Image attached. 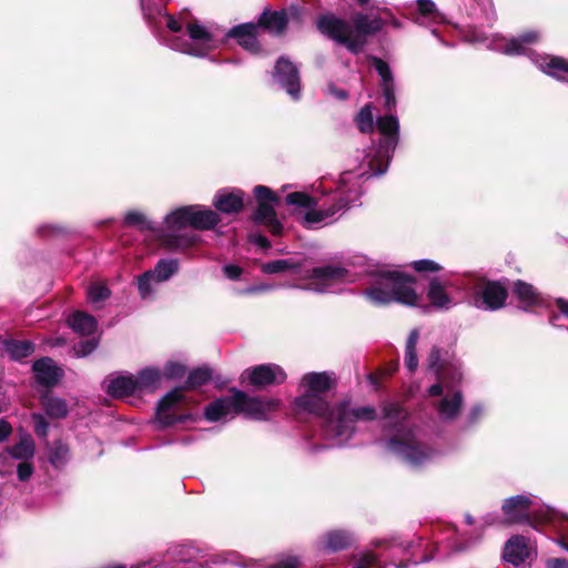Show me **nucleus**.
<instances>
[{
  "label": "nucleus",
  "instance_id": "35",
  "mask_svg": "<svg viewBox=\"0 0 568 568\" xmlns=\"http://www.w3.org/2000/svg\"><path fill=\"white\" fill-rule=\"evenodd\" d=\"M191 205L181 206L171 213H169L165 217V224L169 230L179 231L183 230L186 226H190L191 223Z\"/></svg>",
  "mask_w": 568,
  "mask_h": 568
},
{
  "label": "nucleus",
  "instance_id": "28",
  "mask_svg": "<svg viewBox=\"0 0 568 568\" xmlns=\"http://www.w3.org/2000/svg\"><path fill=\"white\" fill-rule=\"evenodd\" d=\"M6 452L13 458L18 460H30L33 458L36 453V444L32 436L28 433H24L20 436V439L17 444L7 447Z\"/></svg>",
  "mask_w": 568,
  "mask_h": 568
},
{
  "label": "nucleus",
  "instance_id": "62",
  "mask_svg": "<svg viewBox=\"0 0 568 568\" xmlns=\"http://www.w3.org/2000/svg\"><path fill=\"white\" fill-rule=\"evenodd\" d=\"M300 559L295 556H288L286 558L280 559L272 565H268L267 568H298Z\"/></svg>",
  "mask_w": 568,
  "mask_h": 568
},
{
  "label": "nucleus",
  "instance_id": "51",
  "mask_svg": "<svg viewBox=\"0 0 568 568\" xmlns=\"http://www.w3.org/2000/svg\"><path fill=\"white\" fill-rule=\"evenodd\" d=\"M110 295V288L103 284H92L88 290V296L92 303L105 301Z\"/></svg>",
  "mask_w": 568,
  "mask_h": 568
},
{
  "label": "nucleus",
  "instance_id": "44",
  "mask_svg": "<svg viewBox=\"0 0 568 568\" xmlns=\"http://www.w3.org/2000/svg\"><path fill=\"white\" fill-rule=\"evenodd\" d=\"M123 223L125 226L138 227L140 231H154L152 223L139 211H129Z\"/></svg>",
  "mask_w": 568,
  "mask_h": 568
},
{
  "label": "nucleus",
  "instance_id": "3",
  "mask_svg": "<svg viewBox=\"0 0 568 568\" xmlns=\"http://www.w3.org/2000/svg\"><path fill=\"white\" fill-rule=\"evenodd\" d=\"M301 385L306 388V393L294 399L295 409L298 413L313 414L332 424L334 410L321 395L334 388L336 381L327 372H312L302 377Z\"/></svg>",
  "mask_w": 568,
  "mask_h": 568
},
{
  "label": "nucleus",
  "instance_id": "22",
  "mask_svg": "<svg viewBox=\"0 0 568 568\" xmlns=\"http://www.w3.org/2000/svg\"><path fill=\"white\" fill-rule=\"evenodd\" d=\"M190 226L199 231L213 230L220 222L221 216L211 209H201L199 205H191Z\"/></svg>",
  "mask_w": 568,
  "mask_h": 568
},
{
  "label": "nucleus",
  "instance_id": "41",
  "mask_svg": "<svg viewBox=\"0 0 568 568\" xmlns=\"http://www.w3.org/2000/svg\"><path fill=\"white\" fill-rule=\"evenodd\" d=\"M463 404V394L460 392H456L452 398L442 399L438 412L440 415H444L447 419H454L462 408Z\"/></svg>",
  "mask_w": 568,
  "mask_h": 568
},
{
  "label": "nucleus",
  "instance_id": "48",
  "mask_svg": "<svg viewBox=\"0 0 568 568\" xmlns=\"http://www.w3.org/2000/svg\"><path fill=\"white\" fill-rule=\"evenodd\" d=\"M189 37L194 41H201L202 43H209L212 41V34L197 21L190 22L186 27Z\"/></svg>",
  "mask_w": 568,
  "mask_h": 568
},
{
  "label": "nucleus",
  "instance_id": "57",
  "mask_svg": "<svg viewBox=\"0 0 568 568\" xmlns=\"http://www.w3.org/2000/svg\"><path fill=\"white\" fill-rule=\"evenodd\" d=\"M154 280V276L150 271L144 272L138 277V288L142 296H145L152 291L151 281Z\"/></svg>",
  "mask_w": 568,
  "mask_h": 568
},
{
  "label": "nucleus",
  "instance_id": "64",
  "mask_svg": "<svg viewBox=\"0 0 568 568\" xmlns=\"http://www.w3.org/2000/svg\"><path fill=\"white\" fill-rule=\"evenodd\" d=\"M223 273L229 280L237 281L243 274V268L235 264H226L223 266Z\"/></svg>",
  "mask_w": 568,
  "mask_h": 568
},
{
  "label": "nucleus",
  "instance_id": "39",
  "mask_svg": "<svg viewBox=\"0 0 568 568\" xmlns=\"http://www.w3.org/2000/svg\"><path fill=\"white\" fill-rule=\"evenodd\" d=\"M541 70L549 77L566 81L565 77L559 75V72L568 73V60L559 55H552L541 64Z\"/></svg>",
  "mask_w": 568,
  "mask_h": 568
},
{
  "label": "nucleus",
  "instance_id": "30",
  "mask_svg": "<svg viewBox=\"0 0 568 568\" xmlns=\"http://www.w3.org/2000/svg\"><path fill=\"white\" fill-rule=\"evenodd\" d=\"M324 549L329 552L345 550L352 546V535L342 529L331 530L325 535Z\"/></svg>",
  "mask_w": 568,
  "mask_h": 568
},
{
  "label": "nucleus",
  "instance_id": "34",
  "mask_svg": "<svg viewBox=\"0 0 568 568\" xmlns=\"http://www.w3.org/2000/svg\"><path fill=\"white\" fill-rule=\"evenodd\" d=\"M302 267V263L293 258L286 260H274L263 263L261 270L264 274H280L285 272L298 273Z\"/></svg>",
  "mask_w": 568,
  "mask_h": 568
},
{
  "label": "nucleus",
  "instance_id": "16",
  "mask_svg": "<svg viewBox=\"0 0 568 568\" xmlns=\"http://www.w3.org/2000/svg\"><path fill=\"white\" fill-rule=\"evenodd\" d=\"M257 34L258 26L253 22L234 26L226 33L229 38L235 39L240 47L253 54L262 52V45L257 40Z\"/></svg>",
  "mask_w": 568,
  "mask_h": 568
},
{
  "label": "nucleus",
  "instance_id": "24",
  "mask_svg": "<svg viewBox=\"0 0 568 568\" xmlns=\"http://www.w3.org/2000/svg\"><path fill=\"white\" fill-rule=\"evenodd\" d=\"M513 293L521 304V308L524 311H528L529 308L539 305L541 302L540 294L534 285L523 280L514 282Z\"/></svg>",
  "mask_w": 568,
  "mask_h": 568
},
{
  "label": "nucleus",
  "instance_id": "63",
  "mask_svg": "<svg viewBox=\"0 0 568 568\" xmlns=\"http://www.w3.org/2000/svg\"><path fill=\"white\" fill-rule=\"evenodd\" d=\"M418 12L424 17H433L436 6L432 0H417Z\"/></svg>",
  "mask_w": 568,
  "mask_h": 568
},
{
  "label": "nucleus",
  "instance_id": "60",
  "mask_svg": "<svg viewBox=\"0 0 568 568\" xmlns=\"http://www.w3.org/2000/svg\"><path fill=\"white\" fill-rule=\"evenodd\" d=\"M98 344L94 339H87L81 341L74 346V351L78 356H88L91 354L95 348Z\"/></svg>",
  "mask_w": 568,
  "mask_h": 568
},
{
  "label": "nucleus",
  "instance_id": "38",
  "mask_svg": "<svg viewBox=\"0 0 568 568\" xmlns=\"http://www.w3.org/2000/svg\"><path fill=\"white\" fill-rule=\"evenodd\" d=\"M419 338L418 329L410 331L405 345V365L410 373H414L418 366L416 345Z\"/></svg>",
  "mask_w": 568,
  "mask_h": 568
},
{
  "label": "nucleus",
  "instance_id": "56",
  "mask_svg": "<svg viewBox=\"0 0 568 568\" xmlns=\"http://www.w3.org/2000/svg\"><path fill=\"white\" fill-rule=\"evenodd\" d=\"M305 11V8L300 6H290L288 8L283 9V12L287 17V23L292 21L301 24L303 22Z\"/></svg>",
  "mask_w": 568,
  "mask_h": 568
},
{
  "label": "nucleus",
  "instance_id": "47",
  "mask_svg": "<svg viewBox=\"0 0 568 568\" xmlns=\"http://www.w3.org/2000/svg\"><path fill=\"white\" fill-rule=\"evenodd\" d=\"M373 65L382 79V87L394 85V78L389 64L381 58L372 57Z\"/></svg>",
  "mask_w": 568,
  "mask_h": 568
},
{
  "label": "nucleus",
  "instance_id": "23",
  "mask_svg": "<svg viewBox=\"0 0 568 568\" xmlns=\"http://www.w3.org/2000/svg\"><path fill=\"white\" fill-rule=\"evenodd\" d=\"M427 298L430 305L438 310H448L453 305V297L448 294L445 283L439 277L430 278Z\"/></svg>",
  "mask_w": 568,
  "mask_h": 568
},
{
  "label": "nucleus",
  "instance_id": "42",
  "mask_svg": "<svg viewBox=\"0 0 568 568\" xmlns=\"http://www.w3.org/2000/svg\"><path fill=\"white\" fill-rule=\"evenodd\" d=\"M376 126L383 136H399L398 119L393 114L378 116Z\"/></svg>",
  "mask_w": 568,
  "mask_h": 568
},
{
  "label": "nucleus",
  "instance_id": "14",
  "mask_svg": "<svg viewBox=\"0 0 568 568\" xmlns=\"http://www.w3.org/2000/svg\"><path fill=\"white\" fill-rule=\"evenodd\" d=\"M348 275V270L339 265H324L313 267L306 277L312 282L308 286L317 292H324L326 287L342 283Z\"/></svg>",
  "mask_w": 568,
  "mask_h": 568
},
{
  "label": "nucleus",
  "instance_id": "55",
  "mask_svg": "<svg viewBox=\"0 0 568 568\" xmlns=\"http://www.w3.org/2000/svg\"><path fill=\"white\" fill-rule=\"evenodd\" d=\"M397 368H398V362H395L387 368H379L377 372L371 373L368 375V379L375 387H378L381 384V378L384 376H387V377L392 376L397 371Z\"/></svg>",
  "mask_w": 568,
  "mask_h": 568
},
{
  "label": "nucleus",
  "instance_id": "2",
  "mask_svg": "<svg viewBox=\"0 0 568 568\" xmlns=\"http://www.w3.org/2000/svg\"><path fill=\"white\" fill-rule=\"evenodd\" d=\"M213 376L212 368L207 365L199 366L192 369L183 386L175 387L166 393L156 405V418L162 427H171L186 420H194L192 414H175L172 409L179 407L185 402V390L196 389L207 384Z\"/></svg>",
  "mask_w": 568,
  "mask_h": 568
},
{
  "label": "nucleus",
  "instance_id": "50",
  "mask_svg": "<svg viewBox=\"0 0 568 568\" xmlns=\"http://www.w3.org/2000/svg\"><path fill=\"white\" fill-rule=\"evenodd\" d=\"M407 416L408 414L405 412L404 407L396 403L385 405L383 408V417L386 419L404 422L407 419Z\"/></svg>",
  "mask_w": 568,
  "mask_h": 568
},
{
  "label": "nucleus",
  "instance_id": "40",
  "mask_svg": "<svg viewBox=\"0 0 568 568\" xmlns=\"http://www.w3.org/2000/svg\"><path fill=\"white\" fill-rule=\"evenodd\" d=\"M354 122L361 133H372L374 131L373 104L366 103L356 114Z\"/></svg>",
  "mask_w": 568,
  "mask_h": 568
},
{
  "label": "nucleus",
  "instance_id": "36",
  "mask_svg": "<svg viewBox=\"0 0 568 568\" xmlns=\"http://www.w3.org/2000/svg\"><path fill=\"white\" fill-rule=\"evenodd\" d=\"M69 453V445L57 439L48 448V460L53 467L59 468L67 463Z\"/></svg>",
  "mask_w": 568,
  "mask_h": 568
},
{
  "label": "nucleus",
  "instance_id": "61",
  "mask_svg": "<svg viewBox=\"0 0 568 568\" xmlns=\"http://www.w3.org/2000/svg\"><path fill=\"white\" fill-rule=\"evenodd\" d=\"M8 453L0 454V476L6 477L12 474L13 462Z\"/></svg>",
  "mask_w": 568,
  "mask_h": 568
},
{
  "label": "nucleus",
  "instance_id": "32",
  "mask_svg": "<svg viewBox=\"0 0 568 568\" xmlns=\"http://www.w3.org/2000/svg\"><path fill=\"white\" fill-rule=\"evenodd\" d=\"M69 326L82 335H91L97 328V321L92 315L77 311L68 318Z\"/></svg>",
  "mask_w": 568,
  "mask_h": 568
},
{
  "label": "nucleus",
  "instance_id": "52",
  "mask_svg": "<svg viewBox=\"0 0 568 568\" xmlns=\"http://www.w3.org/2000/svg\"><path fill=\"white\" fill-rule=\"evenodd\" d=\"M412 268L417 273H437L443 266L432 260H418L410 263Z\"/></svg>",
  "mask_w": 568,
  "mask_h": 568
},
{
  "label": "nucleus",
  "instance_id": "11",
  "mask_svg": "<svg viewBox=\"0 0 568 568\" xmlns=\"http://www.w3.org/2000/svg\"><path fill=\"white\" fill-rule=\"evenodd\" d=\"M387 24L382 17L369 18L368 14L356 12L352 16V37L351 41L355 44L353 54H358L368 43V38L375 36Z\"/></svg>",
  "mask_w": 568,
  "mask_h": 568
},
{
  "label": "nucleus",
  "instance_id": "27",
  "mask_svg": "<svg viewBox=\"0 0 568 568\" xmlns=\"http://www.w3.org/2000/svg\"><path fill=\"white\" fill-rule=\"evenodd\" d=\"M41 404L45 415L52 419H63L69 414L65 399L51 395L49 392L41 396Z\"/></svg>",
  "mask_w": 568,
  "mask_h": 568
},
{
  "label": "nucleus",
  "instance_id": "29",
  "mask_svg": "<svg viewBox=\"0 0 568 568\" xmlns=\"http://www.w3.org/2000/svg\"><path fill=\"white\" fill-rule=\"evenodd\" d=\"M162 378L161 371L154 367H146L134 377L138 393L154 392Z\"/></svg>",
  "mask_w": 568,
  "mask_h": 568
},
{
  "label": "nucleus",
  "instance_id": "8",
  "mask_svg": "<svg viewBox=\"0 0 568 568\" xmlns=\"http://www.w3.org/2000/svg\"><path fill=\"white\" fill-rule=\"evenodd\" d=\"M287 374L277 364H260L246 368L242 375V382H246L256 390H263L272 386L285 383Z\"/></svg>",
  "mask_w": 568,
  "mask_h": 568
},
{
  "label": "nucleus",
  "instance_id": "31",
  "mask_svg": "<svg viewBox=\"0 0 568 568\" xmlns=\"http://www.w3.org/2000/svg\"><path fill=\"white\" fill-rule=\"evenodd\" d=\"M6 352L13 361H21L33 354L36 346L31 341L28 339H14L9 338L3 342Z\"/></svg>",
  "mask_w": 568,
  "mask_h": 568
},
{
  "label": "nucleus",
  "instance_id": "33",
  "mask_svg": "<svg viewBox=\"0 0 568 568\" xmlns=\"http://www.w3.org/2000/svg\"><path fill=\"white\" fill-rule=\"evenodd\" d=\"M538 34L535 31L526 32L518 38H511L504 48V52L508 55L524 54L527 44L535 43Z\"/></svg>",
  "mask_w": 568,
  "mask_h": 568
},
{
  "label": "nucleus",
  "instance_id": "1",
  "mask_svg": "<svg viewBox=\"0 0 568 568\" xmlns=\"http://www.w3.org/2000/svg\"><path fill=\"white\" fill-rule=\"evenodd\" d=\"M414 275L400 271H382L376 275L372 286L365 290L366 297L375 305L397 303L416 306L419 300L414 285Z\"/></svg>",
  "mask_w": 568,
  "mask_h": 568
},
{
  "label": "nucleus",
  "instance_id": "26",
  "mask_svg": "<svg viewBox=\"0 0 568 568\" xmlns=\"http://www.w3.org/2000/svg\"><path fill=\"white\" fill-rule=\"evenodd\" d=\"M106 393L116 399L132 396L138 393L134 376H118L111 379Z\"/></svg>",
  "mask_w": 568,
  "mask_h": 568
},
{
  "label": "nucleus",
  "instance_id": "12",
  "mask_svg": "<svg viewBox=\"0 0 568 568\" xmlns=\"http://www.w3.org/2000/svg\"><path fill=\"white\" fill-rule=\"evenodd\" d=\"M317 30L328 39L344 45L351 53L355 44L351 41V23L333 13L321 14L316 20Z\"/></svg>",
  "mask_w": 568,
  "mask_h": 568
},
{
  "label": "nucleus",
  "instance_id": "58",
  "mask_svg": "<svg viewBox=\"0 0 568 568\" xmlns=\"http://www.w3.org/2000/svg\"><path fill=\"white\" fill-rule=\"evenodd\" d=\"M34 471L33 464L29 460H23L18 464L17 474L20 481H28Z\"/></svg>",
  "mask_w": 568,
  "mask_h": 568
},
{
  "label": "nucleus",
  "instance_id": "4",
  "mask_svg": "<svg viewBox=\"0 0 568 568\" xmlns=\"http://www.w3.org/2000/svg\"><path fill=\"white\" fill-rule=\"evenodd\" d=\"M253 194L257 205L251 215L252 222L256 225L266 226L273 236H281L283 234V224L277 219L274 209V205L280 203L281 197L265 185H256L253 189Z\"/></svg>",
  "mask_w": 568,
  "mask_h": 568
},
{
  "label": "nucleus",
  "instance_id": "43",
  "mask_svg": "<svg viewBox=\"0 0 568 568\" xmlns=\"http://www.w3.org/2000/svg\"><path fill=\"white\" fill-rule=\"evenodd\" d=\"M399 136H383L381 139L376 155L371 161V165L373 163L379 162V159L386 158L387 161L392 158L397 144H398Z\"/></svg>",
  "mask_w": 568,
  "mask_h": 568
},
{
  "label": "nucleus",
  "instance_id": "19",
  "mask_svg": "<svg viewBox=\"0 0 568 568\" xmlns=\"http://www.w3.org/2000/svg\"><path fill=\"white\" fill-rule=\"evenodd\" d=\"M255 24L258 29H264L274 36H283L287 29V17L283 9L280 11L264 9Z\"/></svg>",
  "mask_w": 568,
  "mask_h": 568
},
{
  "label": "nucleus",
  "instance_id": "59",
  "mask_svg": "<svg viewBox=\"0 0 568 568\" xmlns=\"http://www.w3.org/2000/svg\"><path fill=\"white\" fill-rule=\"evenodd\" d=\"M383 97L385 99L384 106L388 112H392L396 106L395 87H382Z\"/></svg>",
  "mask_w": 568,
  "mask_h": 568
},
{
  "label": "nucleus",
  "instance_id": "7",
  "mask_svg": "<svg viewBox=\"0 0 568 568\" xmlns=\"http://www.w3.org/2000/svg\"><path fill=\"white\" fill-rule=\"evenodd\" d=\"M333 423L337 436H344L353 432L352 424L357 420L372 422L377 418L376 409L373 406L351 408V400L344 399L334 408Z\"/></svg>",
  "mask_w": 568,
  "mask_h": 568
},
{
  "label": "nucleus",
  "instance_id": "45",
  "mask_svg": "<svg viewBox=\"0 0 568 568\" xmlns=\"http://www.w3.org/2000/svg\"><path fill=\"white\" fill-rule=\"evenodd\" d=\"M223 564H232L239 566H246V564L242 560L241 556L235 552H230L227 555H216L212 557L210 560H205L200 564L201 568H212V566H220Z\"/></svg>",
  "mask_w": 568,
  "mask_h": 568
},
{
  "label": "nucleus",
  "instance_id": "17",
  "mask_svg": "<svg viewBox=\"0 0 568 568\" xmlns=\"http://www.w3.org/2000/svg\"><path fill=\"white\" fill-rule=\"evenodd\" d=\"M36 382L47 388H52L59 384L64 375L61 367L57 366L51 357H41L32 365Z\"/></svg>",
  "mask_w": 568,
  "mask_h": 568
},
{
  "label": "nucleus",
  "instance_id": "18",
  "mask_svg": "<svg viewBox=\"0 0 568 568\" xmlns=\"http://www.w3.org/2000/svg\"><path fill=\"white\" fill-rule=\"evenodd\" d=\"M244 197L245 193L240 189H234L232 191L221 190L213 199V206L217 212L223 214H239L245 206Z\"/></svg>",
  "mask_w": 568,
  "mask_h": 568
},
{
  "label": "nucleus",
  "instance_id": "20",
  "mask_svg": "<svg viewBox=\"0 0 568 568\" xmlns=\"http://www.w3.org/2000/svg\"><path fill=\"white\" fill-rule=\"evenodd\" d=\"M160 245L170 252H184L200 242L196 234L164 233L159 237Z\"/></svg>",
  "mask_w": 568,
  "mask_h": 568
},
{
  "label": "nucleus",
  "instance_id": "46",
  "mask_svg": "<svg viewBox=\"0 0 568 568\" xmlns=\"http://www.w3.org/2000/svg\"><path fill=\"white\" fill-rule=\"evenodd\" d=\"M285 202L288 205H295L298 207L312 209L316 206V200L313 196L298 191L288 193L285 197Z\"/></svg>",
  "mask_w": 568,
  "mask_h": 568
},
{
  "label": "nucleus",
  "instance_id": "25",
  "mask_svg": "<svg viewBox=\"0 0 568 568\" xmlns=\"http://www.w3.org/2000/svg\"><path fill=\"white\" fill-rule=\"evenodd\" d=\"M230 413H235L232 396H223L212 400L204 410V417L209 422H217Z\"/></svg>",
  "mask_w": 568,
  "mask_h": 568
},
{
  "label": "nucleus",
  "instance_id": "37",
  "mask_svg": "<svg viewBox=\"0 0 568 568\" xmlns=\"http://www.w3.org/2000/svg\"><path fill=\"white\" fill-rule=\"evenodd\" d=\"M179 270V262L174 258H162L158 261L153 270H150L155 282L168 281Z\"/></svg>",
  "mask_w": 568,
  "mask_h": 568
},
{
  "label": "nucleus",
  "instance_id": "21",
  "mask_svg": "<svg viewBox=\"0 0 568 568\" xmlns=\"http://www.w3.org/2000/svg\"><path fill=\"white\" fill-rule=\"evenodd\" d=\"M505 559L518 567L526 561L529 557V548L527 539L524 536H513L505 546L504 549Z\"/></svg>",
  "mask_w": 568,
  "mask_h": 568
},
{
  "label": "nucleus",
  "instance_id": "53",
  "mask_svg": "<svg viewBox=\"0 0 568 568\" xmlns=\"http://www.w3.org/2000/svg\"><path fill=\"white\" fill-rule=\"evenodd\" d=\"M331 216L332 212H326V210H310L305 213L303 217V225L305 227H310L312 224L321 223L325 219Z\"/></svg>",
  "mask_w": 568,
  "mask_h": 568
},
{
  "label": "nucleus",
  "instance_id": "49",
  "mask_svg": "<svg viewBox=\"0 0 568 568\" xmlns=\"http://www.w3.org/2000/svg\"><path fill=\"white\" fill-rule=\"evenodd\" d=\"M186 373V367L180 362L169 361L165 363L163 367V372H161L162 377L172 381L178 379L184 376Z\"/></svg>",
  "mask_w": 568,
  "mask_h": 568
},
{
  "label": "nucleus",
  "instance_id": "6",
  "mask_svg": "<svg viewBox=\"0 0 568 568\" xmlns=\"http://www.w3.org/2000/svg\"><path fill=\"white\" fill-rule=\"evenodd\" d=\"M233 394V404L235 414H243L245 417L254 420H266L267 414L280 406L278 399L251 397L245 392L231 388Z\"/></svg>",
  "mask_w": 568,
  "mask_h": 568
},
{
  "label": "nucleus",
  "instance_id": "15",
  "mask_svg": "<svg viewBox=\"0 0 568 568\" xmlns=\"http://www.w3.org/2000/svg\"><path fill=\"white\" fill-rule=\"evenodd\" d=\"M531 505L532 500L525 495L506 498L501 505V510L506 517L505 521L509 525L528 523L536 528L534 520L530 518Z\"/></svg>",
  "mask_w": 568,
  "mask_h": 568
},
{
  "label": "nucleus",
  "instance_id": "54",
  "mask_svg": "<svg viewBox=\"0 0 568 568\" xmlns=\"http://www.w3.org/2000/svg\"><path fill=\"white\" fill-rule=\"evenodd\" d=\"M31 419L33 422V429L37 436L45 438L49 432V423L45 417L39 413H33L31 415Z\"/></svg>",
  "mask_w": 568,
  "mask_h": 568
},
{
  "label": "nucleus",
  "instance_id": "9",
  "mask_svg": "<svg viewBox=\"0 0 568 568\" xmlns=\"http://www.w3.org/2000/svg\"><path fill=\"white\" fill-rule=\"evenodd\" d=\"M428 368L434 372L437 381L456 383L462 379V372L455 354L439 346H433L428 354Z\"/></svg>",
  "mask_w": 568,
  "mask_h": 568
},
{
  "label": "nucleus",
  "instance_id": "5",
  "mask_svg": "<svg viewBox=\"0 0 568 568\" xmlns=\"http://www.w3.org/2000/svg\"><path fill=\"white\" fill-rule=\"evenodd\" d=\"M388 450L413 466H420L430 457V448L413 435H394L387 440Z\"/></svg>",
  "mask_w": 568,
  "mask_h": 568
},
{
  "label": "nucleus",
  "instance_id": "13",
  "mask_svg": "<svg viewBox=\"0 0 568 568\" xmlns=\"http://www.w3.org/2000/svg\"><path fill=\"white\" fill-rule=\"evenodd\" d=\"M272 77L293 100L301 98L300 70L288 58L282 55L276 60Z\"/></svg>",
  "mask_w": 568,
  "mask_h": 568
},
{
  "label": "nucleus",
  "instance_id": "10",
  "mask_svg": "<svg viewBox=\"0 0 568 568\" xmlns=\"http://www.w3.org/2000/svg\"><path fill=\"white\" fill-rule=\"evenodd\" d=\"M509 296L507 285L501 281L483 280L475 290L474 303L486 311H498L506 305Z\"/></svg>",
  "mask_w": 568,
  "mask_h": 568
}]
</instances>
